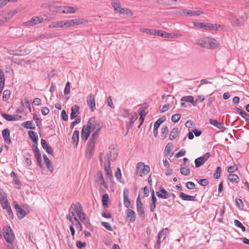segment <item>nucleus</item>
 <instances>
[{"instance_id": "nucleus-51", "label": "nucleus", "mask_w": 249, "mask_h": 249, "mask_svg": "<svg viewBox=\"0 0 249 249\" xmlns=\"http://www.w3.org/2000/svg\"><path fill=\"white\" fill-rule=\"evenodd\" d=\"M109 198L108 195L107 194H104L102 196L103 205L104 206L107 207V201Z\"/></svg>"}, {"instance_id": "nucleus-28", "label": "nucleus", "mask_w": 249, "mask_h": 249, "mask_svg": "<svg viewBox=\"0 0 249 249\" xmlns=\"http://www.w3.org/2000/svg\"><path fill=\"white\" fill-rule=\"evenodd\" d=\"M210 123L213 125L214 126H216L217 128H218L219 129H222L224 128L223 124L220 123V122H218L216 120H214L211 119H210Z\"/></svg>"}, {"instance_id": "nucleus-45", "label": "nucleus", "mask_w": 249, "mask_h": 249, "mask_svg": "<svg viewBox=\"0 0 249 249\" xmlns=\"http://www.w3.org/2000/svg\"><path fill=\"white\" fill-rule=\"evenodd\" d=\"M140 31L143 33H146L147 34L153 35L155 33H153L155 32V29H150L147 28H141Z\"/></svg>"}, {"instance_id": "nucleus-2", "label": "nucleus", "mask_w": 249, "mask_h": 249, "mask_svg": "<svg viewBox=\"0 0 249 249\" xmlns=\"http://www.w3.org/2000/svg\"><path fill=\"white\" fill-rule=\"evenodd\" d=\"M112 152L110 151L109 153H107V164L105 165V170L106 172V176L107 177V179H108L110 181L112 180V171L110 167V161H114L116 160L117 158V155H116L115 157H112L111 155Z\"/></svg>"}, {"instance_id": "nucleus-30", "label": "nucleus", "mask_w": 249, "mask_h": 249, "mask_svg": "<svg viewBox=\"0 0 249 249\" xmlns=\"http://www.w3.org/2000/svg\"><path fill=\"white\" fill-rule=\"evenodd\" d=\"M178 129L177 127L174 128L172 130V131L170 134L169 139L170 140H173L174 139H176L178 136Z\"/></svg>"}, {"instance_id": "nucleus-1", "label": "nucleus", "mask_w": 249, "mask_h": 249, "mask_svg": "<svg viewBox=\"0 0 249 249\" xmlns=\"http://www.w3.org/2000/svg\"><path fill=\"white\" fill-rule=\"evenodd\" d=\"M196 43L202 47L209 49H215L219 46L216 39L210 37H203L196 40Z\"/></svg>"}, {"instance_id": "nucleus-54", "label": "nucleus", "mask_w": 249, "mask_h": 249, "mask_svg": "<svg viewBox=\"0 0 249 249\" xmlns=\"http://www.w3.org/2000/svg\"><path fill=\"white\" fill-rule=\"evenodd\" d=\"M33 119L36 121V125L40 128V125L41 124V121L36 113L33 114Z\"/></svg>"}, {"instance_id": "nucleus-29", "label": "nucleus", "mask_w": 249, "mask_h": 249, "mask_svg": "<svg viewBox=\"0 0 249 249\" xmlns=\"http://www.w3.org/2000/svg\"><path fill=\"white\" fill-rule=\"evenodd\" d=\"M42 20V23L45 21H50L54 18L55 15L54 14H47L40 15Z\"/></svg>"}, {"instance_id": "nucleus-20", "label": "nucleus", "mask_w": 249, "mask_h": 249, "mask_svg": "<svg viewBox=\"0 0 249 249\" xmlns=\"http://www.w3.org/2000/svg\"><path fill=\"white\" fill-rule=\"evenodd\" d=\"M79 106L76 105L71 107V112L70 115V118L71 119H73L78 115V114L79 113Z\"/></svg>"}, {"instance_id": "nucleus-58", "label": "nucleus", "mask_w": 249, "mask_h": 249, "mask_svg": "<svg viewBox=\"0 0 249 249\" xmlns=\"http://www.w3.org/2000/svg\"><path fill=\"white\" fill-rule=\"evenodd\" d=\"M1 116L8 121H13V116L4 113H1Z\"/></svg>"}, {"instance_id": "nucleus-59", "label": "nucleus", "mask_w": 249, "mask_h": 249, "mask_svg": "<svg viewBox=\"0 0 249 249\" xmlns=\"http://www.w3.org/2000/svg\"><path fill=\"white\" fill-rule=\"evenodd\" d=\"M81 118L80 116L78 117L74 121L71 122V128L72 129L75 125V124H78L80 123Z\"/></svg>"}, {"instance_id": "nucleus-56", "label": "nucleus", "mask_w": 249, "mask_h": 249, "mask_svg": "<svg viewBox=\"0 0 249 249\" xmlns=\"http://www.w3.org/2000/svg\"><path fill=\"white\" fill-rule=\"evenodd\" d=\"M11 92L9 90H5L3 93V100L7 101L10 97Z\"/></svg>"}, {"instance_id": "nucleus-61", "label": "nucleus", "mask_w": 249, "mask_h": 249, "mask_svg": "<svg viewBox=\"0 0 249 249\" xmlns=\"http://www.w3.org/2000/svg\"><path fill=\"white\" fill-rule=\"evenodd\" d=\"M204 28L206 30H214V25L210 23H204Z\"/></svg>"}, {"instance_id": "nucleus-49", "label": "nucleus", "mask_w": 249, "mask_h": 249, "mask_svg": "<svg viewBox=\"0 0 249 249\" xmlns=\"http://www.w3.org/2000/svg\"><path fill=\"white\" fill-rule=\"evenodd\" d=\"M221 172V168L220 167H217L215 173H214L213 177L215 179H218L220 177Z\"/></svg>"}, {"instance_id": "nucleus-10", "label": "nucleus", "mask_w": 249, "mask_h": 249, "mask_svg": "<svg viewBox=\"0 0 249 249\" xmlns=\"http://www.w3.org/2000/svg\"><path fill=\"white\" fill-rule=\"evenodd\" d=\"M87 125H89V128H90L91 130H94L96 128L99 127V126H101L99 123L96 121L95 117H91L90 118L88 123Z\"/></svg>"}, {"instance_id": "nucleus-8", "label": "nucleus", "mask_w": 249, "mask_h": 249, "mask_svg": "<svg viewBox=\"0 0 249 249\" xmlns=\"http://www.w3.org/2000/svg\"><path fill=\"white\" fill-rule=\"evenodd\" d=\"M41 19L40 16H35L33 17L31 20L24 22L23 24L28 26H33L38 23H42V20H41Z\"/></svg>"}, {"instance_id": "nucleus-27", "label": "nucleus", "mask_w": 249, "mask_h": 249, "mask_svg": "<svg viewBox=\"0 0 249 249\" xmlns=\"http://www.w3.org/2000/svg\"><path fill=\"white\" fill-rule=\"evenodd\" d=\"M75 205L77 206V208L76 209V214L79 218H81V217L85 214V213L83 212L82 205L80 203H77Z\"/></svg>"}, {"instance_id": "nucleus-47", "label": "nucleus", "mask_w": 249, "mask_h": 249, "mask_svg": "<svg viewBox=\"0 0 249 249\" xmlns=\"http://www.w3.org/2000/svg\"><path fill=\"white\" fill-rule=\"evenodd\" d=\"M177 0H157V2L161 4L170 5L172 1H176Z\"/></svg>"}, {"instance_id": "nucleus-53", "label": "nucleus", "mask_w": 249, "mask_h": 249, "mask_svg": "<svg viewBox=\"0 0 249 249\" xmlns=\"http://www.w3.org/2000/svg\"><path fill=\"white\" fill-rule=\"evenodd\" d=\"M236 205L240 209H243L244 207V204L242 200L240 198H236L235 199Z\"/></svg>"}, {"instance_id": "nucleus-17", "label": "nucleus", "mask_w": 249, "mask_h": 249, "mask_svg": "<svg viewBox=\"0 0 249 249\" xmlns=\"http://www.w3.org/2000/svg\"><path fill=\"white\" fill-rule=\"evenodd\" d=\"M41 144L47 153L53 155V152L51 146L48 145L46 141L45 140L43 139L41 140Z\"/></svg>"}, {"instance_id": "nucleus-39", "label": "nucleus", "mask_w": 249, "mask_h": 249, "mask_svg": "<svg viewBox=\"0 0 249 249\" xmlns=\"http://www.w3.org/2000/svg\"><path fill=\"white\" fill-rule=\"evenodd\" d=\"M115 176L117 179L121 182H123V180H122V174H121V171L120 169V168H118L117 169V170L116 171L115 173Z\"/></svg>"}, {"instance_id": "nucleus-13", "label": "nucleus", "mask_w": 249, "mask_h": 249, "mask_svg": "<svg viewBox=\"0 0 249 249\" xmlns=\"http://www.w3.org/2000/svg\"><path fill=\"white\" fill-rule=\"evenodd\" d=\"M168 230L167 228L162 229L161 231L159 232L158 239L157 240V244L158 245V248H160V244L161 241H163L166 237V231Z\"/></svg>"}, {"instance_id": "nucleus-57", "label": "nucleus", "mask_w": 249, "mask_h": 249, "mask_svg": "<svg viewBox=\"0 0 249 249\" xmlns=\"http://www.w3.org/2000/svg\"><path fill=\"white\" fill-rule=\"evenodd\" d=\"M172 144L171 143H168L166 145L165 148V153L166 155H167V154L169 155L170 153V152H171V150H172Z\"/></svg>"}, {"instance_id": "nucleus-14", "label": "nucleus", "mask_w": 249, "mask_h": 249, "mask_svg": "<svg viewBox=\"0 0 249 249\" xmlns=\"http://www.w3.org/2000/svg\"><path fill=\"white\" fill-rule=\"evenodd\" d=\"M2 135L3 136L4 142L8 144H10L12 142L10 138V131L9 129H4L2 131Z\"/></svg>"}, {"instance_id": "nucleus-60", "label": "nucleus", "mask_w": 249, "mask_h": 249, "mask_svg": "<svg viewBox=\"0 0 249 249\" xmlns=\"http://www.w3.org/2000/svg\"><path fill=\"white\" fill-rule=\"evenodd\" d=\"M70 87L71 83L70 82H68L65 86V88L64 89V94L65 95L68 94L70 92Z\"/></svg>"}, {"instance_id": "nucleus-15", "label": "nucleus", "mask_w": 249, "mask_h": 249, "mask_svg": "<svg viewBox=\"0 0 249 249\" xmlns=\"http://www.w3.org/2000/svg\"><path fill=\"white\" fill-rule=\"evenodd\" d=\"M182 13L184 15H188L189 16H199L201 15V14H203V12L202 11L200 10H183L182 11Z\"/></svg>"}, {"instance_id": "nucleus-46", "label": "nucleus", "mask_w": 249, "mask_h": 249, "mask_svg": "<svg viewBox=\"0 0 249 249\" xmlns=\"http://www.w3.org/2000/svg\"><path fill=\"white\" fill-rule=\"evenodd\" d=\"M166 118L164 116L162 117L159 118L154 124V126H156L157 127H159L161 123H162L164 121H165Z\"/></svg>"}, {"instance_id": "nucleus-18", "label": "nucleus", "mask_w": 249, "mask_h": 249, "mask_svg": "<svg viewBox=\"0 0 249 249\" xmlns=\"http://www.w3.org/2000/svg\"><path fill=\"white\" fill-rule=\"evenodd\" d=\"M159 197L167 199L170 197V194L164 189L161 188L159 191L156 193Z\"/></svg>"}, {"instance_id": "nucleus-55", "label": "nucleus", "mask_w": 249, "mask_h": 249, "mask_svg": "<svg viewBox=\"0 0 249 249\" xmlns=\"http://www.w3.org/2000/svg\"><path fill=\"white\" fill-rule=\"evenodd\" d=\"M234 224L236 226L240 228L243 231H246V228L243 225L241 222L238 220H235L234 221Z\"/></svg>"}, {"instance_id": "nucleus-40", "label": "nucleus", "mask_w": 249, "mask_h": 249, "mask_svg": "<svg viewBox=\"0 0 249 249\" xmlns=\"http://www.w3.org/2000/svg\"><path fill=\"white\" fill-rule=\"evenodd\" d=\"M102 126H99L96 130L93 132V133L91 135V138L90 139H92L95 140L98 136L99 132L101 129Z\"/></svg>"}, {"instance_id": "nucleus-62", "label": "nucleus", "mask_w": 249, "mask_h": 249, "mask_svg": "<svg viewBox=\"0 0 249 249\" xmlns=\"http://www.w3.org/2000/svg\"><path fill=\"white\" fill-rule=\"evenodd\" d=\"M161 37H164V38H172L174 37V35H173L172 34L170 33H166L164 31H163V33L160 35Z\"/></svg>"}, {"instance_id": "nucleus-34", "label": "nucleus", "mask_w": 249, "mask_h": 249, "mask_svg": "<svg viewBox=\"0 0 249 249\" xmlns=\"http://www.w3.org/2000/svg\"><path fill=\"white\" fill-rule=\"evenodd\" d=\"M32 121H28L23 123L22 125L26 128L35 130L36 127L35 126H32Z\"/></svg>"}, {"instance_id": "nucleus-33", "label": "nucleus", "mask_w": 249, "mask_h": 249, "mask_svg": "<svg viewBox=\"0 0 249 249\" xmlns=\"http://www.w3.org/2000/svg\"><path fill=\"white\" fill-rule=\"evenodd\" d=\"M63 21H56L49 25L50 28H57L64 27Z\"/></svg>"}, {"instance_id": "nucleus-35", "label": "nucleus", "mask_w": 249, "mask_h": 249, "mask_svg": "<svg viewBox=\"0 0 249 249\" xmlns=\"http://www.w3.org/2000/svg\"><path fill=\"white\" fill-rule=\"evenodd\" d=\"M77 208V206L72 203L69 209V214H71V216L73 217L76 214V209Z\"/></svg>"}, {"instance_id": "nucleus-64", "label": "nucleus", "mask_w": 249, "mask_h": 249, "mask_svg": "<svg viewBox=\"0 0 249 249\" xmlns=\"http://www.w3.org/2000/svg\"><path fill=\"white\" fill-rule=\"evenodd\" d=\"M197 182L201 186H206L209 183V181L205 178L197 180Z\"/></svg>"}, {"instance_id": "nucleus-31", "label": "nucleus", "mask_w": 249, "mask_h": 249, "mask_svg": "<svg viewBox=\"0 0 249 249\" xmlns=\"http://www.w3.org/2000/svg\"><path fill=\"white\" fill-rule=\"evenodd\" d=\"M228 179L231 182H234L235 183L238 182L239 181V178L238 176L235 174H230L228 176Z\"/></svg>"}, {"instance_id": "nucleus-4", "label": "nucleus", "mask_w": 249, "mask_h": 249, "mask_svg": "<svg viewBox=\"0 0 249 249\" xmlns=\"http://www.w3.org/2000/svg\"><path fill=\"white\" fill-rule=\"evenodd\" d=\"M137 174L140 176L147 174L150 171V167L148 165H145L142 162H139L137 165Z\"/></svg>"}, {"instance_id": "nucleus-26", "label": "nucleus", "mask_w": 249, "mask_h": 249, "mask_svg": "<svg viewBox=\"0 0 249 249\" xmlns=\"http://www.w3.org/2000/svg\"><path fill=\"white\" fill-rule=\"evenodd\" d=\"M137 212L139 215L141 217L142 219H143L145 218V212L144 211V208L143 207V204L141 205H137Z\"/></svg>"}, {"instance_id": "nucleus-12", "label": "nucleus", "mask_w": 249, "mask_h": 249, "mask_svg": "<svg viewBox=\"0 0 249 249\" xmlns=\"http://www.w3.org/2000/svg\"><path fill=\"white\" fill-rule=\"evenodd\" d=\"M181 101L190 103L193 106L195 107L198 103V99H196L195 101L193 96L189 95L183 97L181 99Z\"/></svg>"}, {"instance_id": "nucleus-52", "label": "nucleus", "mask_w": 249, "mask_h": 249, "mask_svg": "<svg viewBox=\"0 0 249 249\" xmlns=\"http://www.w3.org/2000/svg\"><path fill=\"white\" fill-rule=\"evenodd\" d=\"M180 117L181 115L180 114H175L172 116L171 120L173 122L177 123L180 120Z\"/></svg>"}, {"instance_id": "nucleus-44", "label": "nucleus", "mask_w": 249, "mask_h": 249, "mask_svg": "<svg viewBox=\"0 0 249 249\" xmlns=\"http://www.w3.org/2000/svg\"><path fill=\"white\" fill-rule=\"evenodd\" d=\"M111 5L115 11H118L121 8V4L117 1H112L111 2Z\"/></svg>"}, {"instance_id": "nucleus-7", "label": "nucleus", "mask_w": 249, "mask_h": 249, "mask_svg": "<svg viewBox=\"0 0 249 249\" xmlns=\"http://www.w3.org/2000/svg\"><path fill=\"white\" fill-rule=\"evenodd\" d=\"M210 156V153L207 152L202 157L195 160V163L196 167H199L206 161Z\"/></svg>"}, {"instance_id": "nucleus-42", "label": "nucleus", "mask_w": 249, "mask_h": 249, "mask_svg": "<svg viewBox=\"0 0 249 249\" xmlns=\"http://www.w3.org/2000/svg\"><path fill=\"white\" fill-rule=\"evenodd\" d=\"M231 18H234L235 19V21L234 22L233 26H235L236 27H239L242 26L244 23L240 19L237 18L235 17H233L232 15H231Z\"/></svg>"}, {"instance_id": "nucleus-6", "label": "nucleus", "mask_w": 249, "mask_h": 249, "mask_svg": "<svg viewBox=\"0 0 249 249\" xmlns=\"http://www.w3.org/2000/svg\"><path fill=\"white\" fill-rule=\"evenodd\" d=\"M95 140L89 139L87 146L86 157L90 159L92 156L95 146Z\"/></svg>"}, {"instance_id": "nucleus-50", "label": "nucleus", "mask_w": 249, "mask_h": 249, "mask_svg": "<svg viewBox=\"0 0 249 249\" xmlns=\"http://www.w3.org/2000/svg\"><path fill=\"white\" fill-rule=\"evenodd\" d=\"M185 186L187 189L190 190H194L196 188V185L192 181H188L186 182Z\"/></svg>"}, {"instance_id": "nucleus-25", "label": "nucleus", "mask_w": 249, "mask_h": 249, "mask_svg": "<svg viewBox=\"0 0 249 249\" xmlns=\"http://www.w3.org/2000/svg\"><path fill=\"white\" fill-rule=\"evenodd\" d=\"M79 132L78 130H75L73 132L71 140L72 143L75 144V147H77L78 142H79Z\"/></svg>"}, {"instance_id": "nucleus-36", "label": "nucleus", "mask_w": 249, "mask_h": 249, "mask_svg": "<svg viewBox=\"0 0 249 249\" xmlns=\"http://www.w3.org/2000/svg\"><path fill=\"white\" fill-rule=\"evenodd\" d=\"M35 156L36 158L37 163L39 165V166L40 168H42L43 165L42 164V159H41V155L40 152H39L38 153H35Z\"/></svg>"}, {"instance_id": "nucleus-19", "label": "nucleus", "mask_w": 249, "mask_h": 249, "mask_svg": "<svg viewBox=\"0 0 249 249\" xmlns=\"http://www.w3.org/2000/svg\"><path fill=\"white\" fill-rule=\"evenodd\" d=\"M179 197L181 198V199L183 200L186 201H196V198L195 196H190L183 192H181L179 195Z\"/></svg>"}, {"instance_id": "nucleus-48", "label": "nucleus", "mask_w": 249, "mask_h": 249, "mask_svg": "<svg viewBox=\"0 0 249 249\" xmlns=\"http://www.w3.org/2000/svg\"><path fill=\"white\" fill-rule=\"evenodd\" d=\"M73 26L80 25L84 22L85 21L84 18H75L72 19Z\"/></svg>"}, {"instance_id": "nucleus-23", "label": "nucleus", "mask_w": 249, "mask_h": 249, "mask_svg": "<svg viewBox=\"0 0 249 249\" xmlns=\"http://www.w3.org/2000/svg\"><path fill=\"white\" fill-rule=\"evenodd\" d=\"M28 134L33 142L37 144L38 136L37 133L35 131L30 130L28 132Z\"/></svg>"}, {"instance_id": "nucleus-16", "label": "nucleus", "mask_w": 249, "mask_h": 249, "mask_svg": "<svg viewBox=\"0 0 249 249\" xmlns=\"http://www.w3.org/2000/svg\"><path fill=\"white\" fill-rule=\"evenodd\" d=\"M96 181L100 184L107 187V184L104 179L103 174L100 171H98L97 173Z\"/></svg>"}, {"instance_id": "nucleus-63", "label": "nucleus", "mask_w": 249, "mask_h": 249, "mask_svg": "<svg viewBox=\"0 0 249 249\" xmlns=\"http://www.w3.org/2000/svg\"><path fill=\"white\" fill-rule=\"evenodd\" d=\"M16 13L17 11L16 10H14L10 12H8L5 16V19H10Z\"/></svg>"}, {"instance_id": "nucleus-21", "label": "nucleus", "mask_w": 249, "mask_h": 249, "mask_svg": "<svg viewBox=\"0 0 249 249\" xmlns=\"http://www.w3.org/2000/svg\"><path fill=\"white\" fill-rule=\"evenodd\" d=\"M63 10L62 11V13L64 14H73L78 10V8L71 6H63Z\"/></svg>"}, {"instance_id": "nucleus-24", "label": "nucleus", "mask_w": 249, "mask_h": 249, "mask_svg": "<svg viewBox=\"0 0 249 249\" xmlns=\"http://www.w3.org/2000/svg\"><path fill=\"white\" fill-rule=\"evenodd\" d=\"M43 157L47 168L52 173L53 170V167L52 165L51 160L46 155H43Z\"/></svg>"}, {"instance_id": "nucleus-32", "label": "nucleus", "mask_w": 249, "mask_h": 249, "mask_svg": "<svg viewBox=\"0 0 249 249\" xmlns=\"http://www.w3.org/2000/svg\"><path fill=\"white\" fill-rule=\"evenodd\" d=\"M80 219L81 222L89 229V227H91L89 219L86 217V214H84Z\"/></svg>"}, {"instance_id": "nucleus-11", "label": "nucleus", "mask_w": 249, "mask_h": 249, "mask_svg": "<svg viewBox=\"0 0 249 249\" xmlns=\"http://www.w3.org/2000/svg\"><path fill=\"white\" fill-rule=\"evenodd\" d=\"M87 103L89 106L91 111H94L95 109V97L93 94H90L87 97Z\"/></svg>"}, {"instance_id": "nucleus-3", "label": "nucleus", "mask_w": 249, "mask_h": 249, "mask_svg": "<svg viewBox=\"0 0 249 249\" xmlns=\"http://www.w3.org/2000/svg\"><path fill=\"white\" fill-rule=\"evenodd\" d=\"M3 234L7 243L10 244L13 243L15 240V235L10 226H5L3 227Z\"/></svg>"}, {"instance_id": "nucleus-37", "label": "nucleus", "mask_w": 249, "mask_h": 249, "mask_svg": "<svg viewBox=\"0 0 249 249\" xmlns=\"http://www.w3.org/2000/svg\"><path fill=\"white\" fill-rule=\"evenodd\" d=\"M130 116H131V117L130 118V122L129 123V124H127V126H126L128 128V129L129 128V127H131L133 125V124L134 123V122L138 118V115H137V113H135L134 115H131Z\"/></svg>"}, {"instance_id": "nucleus-22", "label": "nucleus", "mask_w": 249, "mask_h": 249, "mask_svg": "<svg viewBox=\"0 0 249 249\" xmlns=\"http://www.w3.org/2000/svg\"><path fill=\"white\" fill-rule=\"evenodd\" d=\"M127 213V216L129 217V221L130 222H133L136 219V213L135 212L132 210L128 209L126 211Z\"/></svg>"}, {"instance_id": "nucleus-5", "label": "nucleus", "mask_w": 249, "mask_h": 249, "mask_svg": "<svg viewBox=\"0 0 249 249\" xmlns=\"http://www.w3.org/2000/svg\"><path fill=\"white\" fill-rule=\"evenodd\" d=\"M13 207L16 209L18 217L19 219H21L27 214L25 211L23 209L18 203L17 201H13Z\"/></svg>"}, {"instance_id": "nucleus-41", "label": "nucleus", "mask_w": 249, "mask_h": 249, "mask_svg": "<svg viewBox=\"0 0 249 249\" xmlns=\"http://www.w3.org/2000/svg\"><path fill=\"white\" fill-rule=\"evenodd\" d=\"M180 173L184 176H188L190 175V171L188 168L181 166L180 168Z\"/></svg>"}, {"instance_id": "nucleus-43", "label": "nucleus", "mask_w": 249, "mask_h": 249, "mask_svg": "<svg viewBox=\"0 0 249 249\" xmlns=\"http://www.w3.org/2000/svg\"><path fill=\"white\" fill-rule=\"evenodd\" d=\"M168 133V129L167 126H164L161 129V136L163 139L166 138L167 134Z\"/></svg>"}, {"instance_id": "nucleus-38", "label": "nucleus", "mask_w": 249, "mask_h": 249, "mask_svg": "<svg viewBox=\"0 0 249 249\" xmlns=\"http://www.w3.org/2000/svg\"><path fill=\"white\" fill-rule=\"evenodd\" d=\"M27 157L25 158V162L26 165L27 166H29L32 164L31 157L32 155L30 153H27Z\"/></svg>"}, {"instance_id": "nucleus-9", "label": "nucleus", "mask_w": 249, "mask_h": 249, "mask_svg": "<svg viewBox=\"0 0 249 249\" xmlns=\"http://www.w3.org/2000/svg\"><path fill=\"white\" fill-rule=\"evenodd\" d=\"M91 132V129L89 128V125H84L83 127V129L81 132V138L84 140V141H86Z\"/></svg>"}]
</instances>
